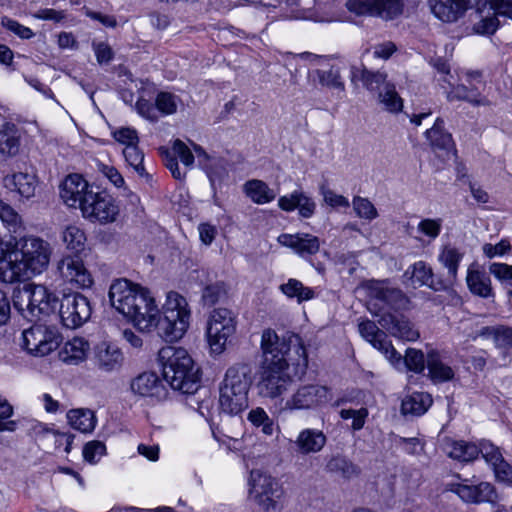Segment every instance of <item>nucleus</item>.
Listing matches in <instances>:
<instances>
[{"label": "nucleus", "mask_w": 512, "mask_h": 512, "mask_svg": "<svg viewBox=\"0 0 512 512\" xmlns=\"http://www.w3.org/2000/svg\"><path fill=\"white\" fill-rule=\"evenodd\" d=\"M378 98L388 112L399 113L402 111L403 100L397 93L394 84L386 83L384 88L379 91Z\"/></svg>", "instance_id": "nucleus-43"}, {"label": "nucleus", "mask_w": 512, "mask_h": 512, "mask_svg": "<svg viewBox=\"0 0 512 512\" xmlns=\"http://www.w3.org/2000/svg\"><path fill=\"white\" fill-rule=\"evenodd\" d=\"M386 78H387V75L383 72H379V71L373 72V71L367 70L362 84L369 90H372V91L378 90L382 86L384 87L386 83H388L386 81Z\"/></svg>", "instance_id": "nucleus-57"}, {"label": "nucleus", "mask_w": 512, "mask_h": 512, "mask_svg": "<svg viewBox=\"0 0 512 512\" xmlns=\"http://www.w3.org/2000/svg\"><path fill=\"white\" fill-rule=\"evenodd\" d=\"M497 15L499 14L493 11L492 15L482 16L474 26L475 31L479 34H493L499 26Z\"/></svg>", "instance_id": "nucleus-54"}, {"label": "nucleus", "mask_w": 512, "mask_h": 512, "mask_svg": "<svg viewBox=\"0 0 512 512\" xmlns=\"http://www.w3.org/2000/svg\"><path fill=\"white\" fill-rule=\"evenodd\" d=\"M89 344L82 338H73L65 343L59 353L60 359L70 365H77L86 358Z\"/></svg>", "instance_id": "nucleus-32"}, {"label": "nucleus", "mask_w": 512, "mask_h": 512, "mask_svg": "<svg viewBox=\"0 0 512 512\" xmlns=\"http://www.w3.org/2000/svg\"><path fill=\"white\" fill-rule=\"evenodd\" d=\"M178 97L169 92L158 93L155 99V106L157 112L163 115H172L176 113L178 108Z\"/></svg>", "instance_id": "nucleus-47"}, {"label": "nucleus", "mask_w": 512, "mask_h": 512, "mask_svg": "<svg viewBox=\"0 0 512 512\" xmlns=\"http://www.w3.org/2000/svg\"><path fill=\"white\" fill-rule=\"evenodd\" d=\"M51 252L50 244L43 239H25L19 250L8 253V259L0 263V280L14 283L43 272L49 265Z\"/></svg>", "instance_id": "nucleus-3"}, {"label": "nucleus", "mask_w": 512, "mask_h": 512, "mask_svg": "<svg viewBox=\"0 0 512 512\" xmlns=\"http://www.w3.org/2000/svg\"><path fill=\"white\" fill-rule=\"evenodd\" d=\"M109 300L140 331L156 329L166 342L181 339L190 325L191 311L186 298L177 292L167 294L160 313L150 292L127 279L115 280L109 289Z\"/></svg>", "instance_id": "nucleus-1"}, {"label": "nucleus", "mask_w": 512, "mask_h": 512, "mask_svg": "<svg viewBox=\"0 0 512 512\" xmlns=\"http://www.w3.org/2000/svg\"><path fill=\"white\" fill-rule=\"evenodd\" d=\"M243 191L256 204H266L273 201L276 193L262 180L252 179L243 185Z\"/></svg>", "instance_id": "nucleus-33"}, {"label": "nucleus", "mask_w": 512, "mask_h": 512, "mask_svg": "<svg viewBox=\"0 0 512 512\" xmlns=\"http://www.w3.org/2000/svg\"><path fill=\"white\" fill-rule=\"evenodd\" d=\"M429 377L435 383L447 382L454 378V370L444 363L437 351L431 350L426 357Z\"/></svg>", "instance_id": "nucleus-30"}, {"label": "nucleus", "mask_w": 512, "mask_h": 512, "mask_svg": "<svg viewBox=\"0 0 512 512\" xmlns=\"http://www.w3.org/2000/svg\"><path fill=\"white\" fill-rule=\"evenodd\" d=\"M280 290L288 298H296L298 303L315 297V292L312 288L304 286L301 281L294 278H290L286 283L280 285Z\"/></svg>", "instance_id": "nucleus-41"}, {"label": "nucleus", "mask_w": 512, "mask_h": 512, "mask_svg": "<svg viewBox=\"0 0 512 512\" xmlns=\"http://www.w3.org/2000/svg\"><path fill=\"white\" fill-rule=\"evenodd\" d=\"M224 293L225 291L222 283L207 285L202 291L201 301L204 306L211 307L221 299Z\"/></svg>", "instance_id": "nucleus-50"}, {"label": "nucleus", "mask_w": 512, "mask_h": 512, "mask_svg": "<svg viewBox=\"0 0 512 512\" xmlns=\"http://www.w3.org/2000/svg\"><path fill=\"white\" fill-rule=\"evenodd\" d=\"M57 271L65 282L76 288H89L93 284V278L84 265L83 260L77 255L64 256L57 263Z\"/></svg>", "instance_id": "nucleus-13"}, {"label": "nucleus", "mask_w": 512, "mask_h": 512, "mask_svg": "<svg viewBox=\"0 0 512 512\" xmlns=\"http://www.w3.org/2000/svg\"><path fill=\"white\" fill-rule=\"evenodd\" d=\"M123 155L128 165L132 167L138 175H146L145 168L143 166L144 154L140 151L137 144L125 146L123 149Z\"/></svg>", "instance_id": "nucleus-45"}, {"label": "nucleus", "mask_w": 512, "mask_h": 512, "mask_svg": "<svg viewBox=\"0 0 512 512\" xmlns=\"http://www.w3.org/2000/svg\"><path fill=\"white\" fill-rule=\"evenodd\" d=\"M297 209L302 217L310 218L315 212L316 204L304 192L299 191Z\"/></svg>", "instance_id": "nucleus-59"}, {"label": "nucleus", "mask_w": 512, "mask_h": 512, "mask_svg": "<svg viewBox=\"0 0 512 512\" xmlns=\"http://www.w3.org/2000/svg\"><path fill=\"white\" fill-rule=\"evenodd\" d=\"M106 452L105 445L100 441L88 442L83 448V457L89 463L97 462Z\"/></svg>", "instance_id": "nucleus-55"}, {"label": "nucleus", "mask_w": 512, "mask_h": 512, "mask_svg": "<svg viewBox=\"0 0 512 512\" xmlns=\"http://www.w3.org/2000/svg\"><path fill=\"white\" fill-rule=\"evenodd\" d=\"M332 399L327 386L319 384H305L299 386L286 400L282 410H310L325 405Z\"/></svg>", "instance_id": "nucleus-9"}, {"label": "nucleus", "mask_w": 512, "mask_h": 512, "mask_svg": "<svg viewBox=\"0 0 512 512\" xmlns=\"http://www.w3.org/2000/svg\"><path fill=\"white\" fill-rule=\"evenodd\" d=\"M321 193L324 201L332 207H348L350 205L346 197L338 195L330 189L322 187Z\"/></svg>", "instance_id": "nucleus-63"}, {"label": "nucleus", "mask_w": 512, "mask_h": 512, "mask_svg": "<svg viewBox=\"0 0 512 512\" xmlns=\"http://www.w3.org/2000/svg\"><path fill=\"white\" fill-rule=\"evenodd\" d=\"M137 112L144 118L150 121H156L158 119L157 109L155 104L149 102L146 99H139L136 103Z\"/></svg>", "instance_id": "nucleus-61"}, {"label": "nucleus", "mask_w": 512, "mask_h": 512, "mask_svg": "<svg viewBox=\"0 0 512 512\" xmlns=\"http://www.w3.org/2000/svg\"><path fill=\"white\" fill-rule=\"evenodd\" d=\"M479 453H481L482 457L485 461L493 467L498 461L502 460V453L499 447L495 446L490 441H482L478 446Z\"/></svg>", "instance_id": "nucleus-52"}, {"label": "nucleus", "mask_w": 512, "mask_h": 512, "mask_svg": "<svg viewBox=\"0 0 512 512\" xmlns=\"http://www.w3.org/2000/svg\"><path fill=\"white\" fill-rule=\"evenodd\" d=\"M203 169L213 185L216 180H221L227 175L226 161L222 158H214L208 163L203 164Z\"/></svg>", "instance_id": "nucleus-48"}, {"label": "nucleus", "mask_w": 512, "mask_h": 512, "mask_svg": "<svg viewBox=\"0 0 512 512\" xmlns=\"http://www.w3.org/2000/svg\"><path fill=\"white\" fill-rule=\"evenodd\" d=\"M69 424L83 433L93 431L96 425L94 413L89 409H72L67 413Z\"/></svg>", "instance_id": "nucleus-37"}, {"label": "nucleus", "mask_w": 512, "mask_h": 512, "mask_svg": "<svg viewBox=\"0 0 512 512\" xmlns=\"http://www.w3.org/2000/svg\"><path fill=\"white\" fill-rule=\"evenodd\" d=\"M15 309L29 321L40 319L56 312L62 324L75 329L89 320L92 308L87 297L80 293L63 295L59 300L43 285L26 284L13 296Z\"/></svg>", "instance_id": "nucleus-2"}, {"label": "nucleus", "mask_w": 512, "mask_h": 512, "mask_svg": "<svg viewBox=\"0 0 512 512\" xmlns=\"http://www.w3.org/2000/svg\"><path fill=\"white\" fill-rule=\"evenodd\" d=\"M380 326L396 337L405 341H416L420 337L418 329L402 314L384 313L378 319Z\"/></svg>", "instance_id": "nucleus-16"}, {"label": "nucleus", "mask_w": 512, "mask_h": 512, "mask_svg": "<svg viewBox=\"0 0 512 512\" xmlns=\"http://www.w3.org/2000/svg\"><path fill=\"white\" fill-rule=\"evenodd\" d=\"M294 382L290 366H260L256 387L259 396L264 399L283 400Z\"/></svg>", "instance_id": "nucleus-5"}, {"label": "nucleus", "mask_w": 512, "mask_h": 512, "mask_svg": "<svg viewBox=\"0 0 512 512\" xmlns=\"http://www.w3.org/2000/svg\"><path fill=\"white\" fill-rule=\"evenodd\" d=\"M325 470L350 479L359 474V468L350 460L341 455L332 456L326 463Z\"/></svg>", "instance_id": "nucleus-38"}, {"label": "nucleus", "mask_w": 512, "mask_h": 512, "mask_svg": "<svg viewBox=\"0 0 512 512\" xmlns=\"http://www.w3.org/2000/svg\"><path fill=\"white\" fill-rule=\"evenodd\" d=\"M261 350L263 354L261 366H276L279 364L289 366L286 355L290 350V345L285 339H280L275 331L271 329L263 331Z\"/></svg>", "instance_id": "nucleus-12"}, {"label": "nucleus", "mask_w": 512, "mask_h": 512, "mask_svg": "<svg viewBox=\"0 0 512 512\" xmlns=\"http://www.w3.org/2000/svg\"><path fill=\"white\" fill-rule=\"evenodd\" d=\"M412 286H428L434 291H441L447 289L444 281H435L433 278L432 268L424 261H418L408 267L404 273Z\"/></svg>", "instance_id": "nucleus-24"}, {"label": "nucleus", "mask_w": 512, "mask_h": 512, "mask_svg": "<svg viewBox=\"0 0 512 512\" xmlns=\"http://www.w3.org/2000/svg\"><path fill=\"white\" fill-rule=\"evenodd\" d=\"M83 200L84 203L80 210L84 218L101 224L111 223L116 220L119 208L113 197L109 194L92 191Z\"/></svg>", "instance_id": "nucleus-10"}, {"label": "nucleus", "mask_w": 512, "mask_h": 512, "mask_svg": "<svg viewBox=\"0 0 512 512\" xmlns=\"http://www.w3.org/2000/svg\"><path fill=\"white\" fill-rule=\"evenodd\" d=\"M235 331L236 321L233 313L226 308L214 309L209 316L206 329L211 352L221 354Z\"/></svg>", "instance_id": "nucleus-7"}, {"label": "nucleus", "mask_w": 512, "mask_h": 512, "mask_svg": "<svg viewBox=\"0 0 512 512\" xmlns=\"http://www.w3.org/2000/svg\"><path fill=\"white\" fill-rule=\"evenodd\" d=\"M164 380L182 394H195L200 387V369L182 347L165 346L158 352Z\"/></svg>", "instance_id": "nucleus-4"}, {"label": "nucleus", "mask_w": 512, "mask_h": 512, "mask_svg": "<svg viewBox=\"0 0 512 512\" xmlns=\"http://www.w3.org/2000/svg\"><path fill=\"white\" fill-rule=\"evenodd\" d=\"M441 229L442 219L440 218L422 219L417 226L418 232L429 237L430 239H436L440 235Z\"/></svg>", "instance_id": "nucleus-51"}, {"label": "nucleus", "mask_w": 512, "mask_h": 512, "mask_svg": "<svg viewBox=\"0 0 512 512\" xmlns=\"http://www.w3.org/2000/svg\"><path fill=\"white\" fill-rule=\"evenodd\" d=\"M219 404L222 413L238 416L248 407V396L220 389Z\"/></svg>", "instance_id": "nucleus-31"}, {"label": "nucleus", "mask_w": 512, "mask_h": 512, "mask_svg": "<svg viewBox=\"0 0 512 512\" xmlns=\"http://www.w3.org/2000/svg\"><path fill=\"white\" fill-rule=\"evenodd\" d=\"M489 272L500 281H512V265L505 263H492Z\"/></svg>", "instance_id": "nucleus-62"}, {"label": "nucleus", "mask_w": 512, "mask_h": 512, "mask_svg": "<svg viewBox=\"0 0 512 512\" xmlns=\"http://www.w3.org/2000/svg\"><path fill=\"white\" fill-rule=\"evenodd\" d=\"M352 205L354 212L359 218L371 221L378 216L377 209L368 198L355 196L352 200Z\"/></svg>", "instance_id": "nucleus-46"}, {"label": "nucleus", "mask_w": 512, "mask_h": 512, "mask_svg": "<svg viewBox=\"0 0 512 512\" xmlns=\"http://www.w3.org/2000/svg\"><path fill=\"white\" fill-rule=\"evenodd\" d=\"M446 98L449 102L465 101L473 106H489L490 101L487 97L483 96L479 88L470 83V86L458 84L452 86L450 91H447Z\"/></svg>", "instance_id": "nucleus-28"}, {"label": "nucleus", "mask_w": 512, "mask_h": 512, "mask_svg": "<svg viewBox=\"0 0 512 512\" xmlns=\"http://www.w3.org/2000/svg\"><path fill=\"white\" fill-rule=\"evenodd\" d=\"M278 242L294 250L301 257L315 255L320 249L319 238L308 233L281 234Z\"/></svg>", "instance_id": "nucleus-22"}, {"label": "nucleus", "mask_w": 512, "mask_h": 512, "mask_svg": "<svg viewBox=\"0 0 512 512\" xmlns=\"http://www.w3.org/2000/svg\"><path fill=\"white\" fill-rule=\"evenodd\" d=\"M35 428H38L39 431H45L51 433L54 437V443L57 448L64 446V451L69 453L71 451V446L74 440V435L68 433H60L56 431H50L45 428L42 424H37Z\"/></svg>", "instance_id": "nucleus-56"}, {"label": "nucleus", "mask_w": 512, "mask_h": 512, "mask_svg": "<svg viewBox=\"0 0 512 512\" xmlns=\"http://www.w3.org/2000/svg\"><path fill=\"white\" fill-rule=\"evenodd\" d=\"M326 442V435L322 431L312 428L301 430L294 441L297 452L302 455L319 453Z\"/></svg>", "instance_id": "nucleus-25"}, {"label": "nucleus", "mask_w": 512, "mask_h": 512, "mask_svg": "<svg viewBox=\"0 0 512 512\" xmlns=\"http://www.w3.org/2000/svg\"><path fill=\"white\" fill-rule=\"evenodd\" d=\"M451 491L467 503L494 502L497 499L494 487L488 482H480L474 485L469 484L468 480H464L462 483L453 484Z\"/></svg>", "instance_id": "nucleus-18"}, {"label": "nucleus", "mask_w": 512, "mask_h": 512, "mask_svg": "<svg viewBox=\"0 0 512 512\" xmlns=\"http://www.w3.org/2000/svg\"><path fill=\"white\" fill-rule=\"evenodd\" d=\"M172 150L174 155H177L181 162L191 168L194 164V155L191 149L180 139H176L173 142Z\"/></svg>", "instance_id": "nucleus-53"}, {"label": "nucleus", "mask_w": 512, "mask_h": 512, "mask_svg": "<svg viewBox=\"0 0 512 512\" xmlns=\"http://www.w3.org/2000/svg\"><path fill=\"white\" fill-rule=\"evenodd\" d=\"M358 329L360 335L371 343L374 348L382 352L392 364L402 361V356L387 339L386 333L380 330L375 322L368 319L364 320L359 323Z\"/></svg>", "instance_id": "nucleus-14"}, {"label": "nucleus", "mask_w": 512, "mask_h": 512, "mask_svg": "<svg viewBox=\"0 0 512 512\" xmlns=\"http://www.w3.org/2000/svg\"><path fill=\"white\" fill-rule=\"evenodd\" d=\"M19 147L20 135L17 127L9 122L0 124V161L17 155Z\"/></svg>", "instance_id": "nucleus-26"}, {"label": "nucleus", "mask_w": 512, "mask_h": 512, "mask_svg": "<svg viewBox=\"0 0 512 512\" xmlns=\"http://www.w3.org/2000/svg\"><path fill=\"white\" fill-rule=\"evenodd\" d=\"M446 452L450 458L469 462L479 455L478 446L465 441H450L446 444Z\"/></svg>", "instance_id": "nucleus-36"}, {"label": "nucleus", "mask_w": 512, "mask_h": 512, "mask_svg": "<svg viewBox=\"0 0 512 512\" xmlns=\"http://www.w3.org/2000/svg\"><path fill=\"white\" fill-rule=\"evenodd\" d=\"M60 338L54 326L37 324L22 332L21 347L33 356L42 357L57 349Z\"/></svg>", "instance_id": "nucleus-8"}, {"label": "nucleus", "mask_w": 512, "mask_h": 512, "mask_svg": "<svg viewBox=\"0 0 512 512\" xmlns=\"http://www.w3.org/2000/svg\"><path fill=\"white\" fill-rule=\"evenodd\" d=\"M466 283L470 292L482 298L493 296L491 280L485 272L478 269L476 263H472L467 269Z\"/></svg>", "instance_id": "nucleus-29"}, {"label": "nucleus", "mask_w": 512, "mask_h": 512, "mask_svg": "<svg viewBox=\"0 0 512 512\" xmlns=\"http://www.w3.org/2000/svg\"><path fill=\"white\" fill-rule=\"evenodd\" d=\"M94 366L105 373L117 371L121 368L124 356L122 351L113 344L102 342L94 348Z\"/></svg>", "instance_id": "nucleus-20"}, {"label": "nucleus", "mask_w": 512, "mask_h": 512, "mask_svg": "<svg viewBox=\"0 0 512 512\" xmlns=\"http://www.w3.org/2000/svg\"><path fill=\"white\" fill-rule=\"evenodd\" d=\"M131 389L135 394L154 398L157 401L165 400L168 395L167 388L153 372H145L134 378L131 382Z\"/></svg>", "instance_id": "nucleus-19"}, {"label": "nucleus", "mask_w": 512, "mask_h": 512, "mask_svg": "<svg viewBox=\"0 0 512 512\" xmlns=\"http://www.w3.org/2000/svg\"><path fill=\"white\" fill-rule=\"evenodd\" d=\"M406 367L416 373H421L425 368L426 359L422 351L408 348L404 357Z\"/></svg>", "instance_id": "nucleus-49"}, {"label": "nucleus", "mask_w": 512, "mask_h": 512, "mask_svg": "<svg viewBox=\"0 0 512 512\" xmlns=\"http://www.w3.org/2000/svg\"><path fill=\"white\" fill-rule=\"evenodd\" d=\"M490 9L512 19V0H486Z\"/></svg>", "instance_id": "nucleus-64"}, {"label": "nucleus", "mask_w": 512, "mask_h": 512, "mask_svg": "<svg viewBox=\"0 0 512 512\" xmlns=\"http://www.w3.org/2000/svg\"><path fill=\"white\" fill-rule=\"evenodd\" d=\"M492 469L499 481L512 483V466L506 462L503 457L502 460L498 461L492 467Z\"/></svg>", "instance_id": "nucleus-60"}, {"label": "nucleus", "mask_w": 512, "mask_h": 512, "mask_svg": "<svg viewBox=\"0 0 512 512\" xmlns=\"http://www.w3.org/2000/svg\"><path fill=\"white\" fill-rule=\"evenodd\" d=\"M432 404L429 394L418 392L407 396L401 404V412L404 415L420 416L424 414Z\"/></svg>", "instance_id": "nucleus-35"}, {"label": "nucleus", "mask_w": 512, "mask_h": 512, "mask_svg": "<svg viewBox=\"0 0 512 512\" xmlns=\"http://www.w3.org/2000/svg\"><path fill=\"white\" fill-rule=\"evenodd\" d=\"M0 218L14 238L20 237L25 227L21 216L7 203L0 199Z\"/></svg>", "instance_id": "nucleus-40"}, {"label": "nucleus", "mask_w": 512, "mask_h": 512, "mask_svg": "<svg viewBox=\"0 0 512 512\" xmlns=\"http://www.w3.org/2000/svg\"><path fill=\"white\" fill-rule=\"evenodd\" d=\"M251 383L252 377L250 367L247 365H235L226 371L225 378L220 389H227L228 392L248 396Z\"/></svg>", "instance_id": "nucleus-23"}, {"label": "nucleus", "mask_w": 512, "mask_h": 512, "mask_svg": "<svg viewBox=\"0 0 512 512\" xmlns=\"http://www.w3.org/2000/svg\"><path fill=\"white\" fill-rule=\"evenodd\" d=\"M425 136L434 153L443 160L454 150L452 135L445 131L444 121L441 118L436 119L434 125L426 131Z\"/></svg>", "instance_id": "nucleus-21"}, {"label": "nucleus", "mask_w": 512, "mask_h": 512, "mask_svg": "<svg viewBox=\"0 0 512 512\" xmlns=\"http://www.w3.org/2000/svg\"><path fill=\"white\" fill-rule=\"evenodd\" d=\"M92 193L88 182L79 174L68 175L60 185V197L71 208L83 206L84 198Z\"/></svg>", "instance_id": "nucleus-17"}, {"label": "nucleus", "mask_w": 512, "mask_h": 512, "mask_svg": "<svg viewBox=\"0 0 512 512\" xmlns=\"http://www.w3.org/2000/svg\"><path fill=\"white\" fill-rule=\"evenodd\" d=\"M1 24L22 39H30L34 35L30 28L23 26L17 21L10 19L8 17H3L1 20Z\"/></svg>", "instance_id": "nucleus-58"}, {"label": "nucleus", "mask_w": 512, "mask_h": 512, "mask_svg": "<svg viewBox=\"0 0 512 512\" xmlns=\"http://www.w3.org/2000/svg\"><path fill=\"white\" fill-rule=\"evenodd\" d=\"M464 257V252L453 245H445L439 256V262L447 269V275L444 283L447 288L454 285L457 280L459 264Z\"/></svg>", "instance_id": "nucleus-27"}, {"label": "nucleus", "mask_w": 512, "mask_h": 512, "mask_svg": "<svg viewBox=\"0 0 512 512\" xmlns=\"http://www.w3.org/2000/svg\"><path fill=\"white\" fill-rule=\"evenodd\" d=\"M346 7L357 15H371L392 20L403 13L404 0H347Z\"/></svg>", "instance_id": "nucleus-11"}, {"label": "nucleus", "mask_w": 512, "mask_h": 512, "mask_svg": "<svg viewBox=\"0 0 512 512\" xmlns=\"http://www.w3.org/2000/svg\"><path fill=\"white\" fill-rule=\"evenodd\" d=\"M62 240L67 249L80 252L85 247L86 235L78 226L69 225L62 231Z\"/></svg>", "instance_id": "nucleus-44"}, {"label": "nucleus", "mask_w": 512, "mask_h": 512, "mask_svg": "<svg viewBox=\"0 0 512 512\" xmlns=\"http://www.w3.org/2000/svg\"><path fill=\"white\" fill-rule=\"evenodd\" d=\"M249 483L250 497L261 509L265 512L280 511L283 489L275 478L260 470H252Z\"/></svg>", "instance_id": "nucleus-6"}, {"label": "nucleus", "mask_w": 512, "mask_h": 512, "mask_svg": "<svg viewBox=\"0 0 512 512\" xmlns=\"http://www.w3.org/2000/svg\"><path fill=\"white\" fill-rule=\"evenodd\" d=\"M367 291L371 298L382 301L393 310L406 309L409 298L399 289L389 285L388 281L372 280L367 284Z\"/></svg>", "instance_id": "nucleus-15"}, {"label": "nucleus", "mask_w": 512, "mask_h": 512, "mask_svg": "<svg viewBox=\"0 0 512 512\" xmlns=\"http://www.w3.org/2000/svg\"><path fill=\"white\" fill-rule=\"evenodd\" d=\"M5 181L7 185L13 186L21 196L27 199L35 195L37 179L33 173L18 172L11 177H6Z\"/></svg>", "instance_id": "nucleus-34"}, {"label": "nucleus", "mask_w": 512, "mask_h": 512, "mask_svg": "<svg viewBox=\"0 0 512 512\" xmlns=\"http://www.w3.org/2000/svg\"><path fill=\"white\" fill-rule=\"evenodd\" d=\"M314 73L322 86L342 92L345 90V85L341 77V68L339 66L332 65L329 69H317Z\"/></svg>", "instance_id": "nucleus-42"}, {"label": "nucleus", "mask_w": 512, "mask_h": 512, "mask_svg": "<svg viewBox=\"0 0 512 512\" xmlns=\"http://www.w3.org/2000/svg\"><path fill=\"white\" fill-rule=\"evenodd\" d=\"M479 335L492 338L498 348L512 349V327L486 326L479 331Z\"/></svg>", "instance_id": "nucleus-39"}]
</instances>
